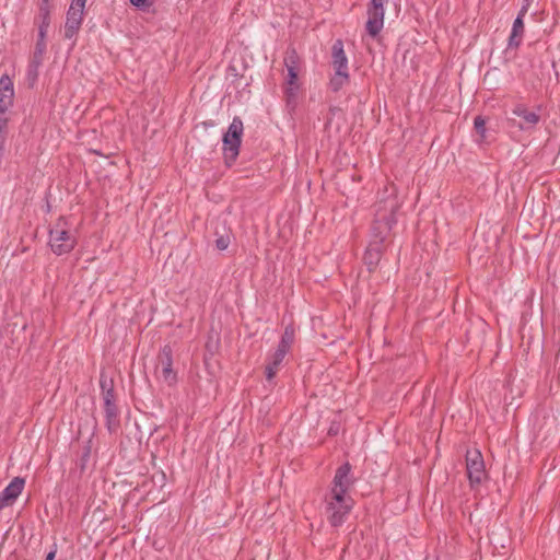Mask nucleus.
Returning a JSON list of instances; mask_svg holds the SVG:
<instances>
[{
	"label": "nucleus",
	"instance_id": "nucleus-1",
	"mask_svg": "<svg viewBox=\"0 0 560 560\" xmlns=\"http://www.w3.org/2000/svg\"><path fill=\"white\" fill-rule=\"evenodd\" d=\"M399 202L395 196H389L380 201L375 219L371 230V241L364 254V264L369 270H373L381 260L383 243L388 237L393 226L396 224V211Z\"/></svg>",
	"mask_w": 560,
	"mask_h": 560
},
{
	"label": "nucleus",
	"instance_id": "nucleus-2",
	"mask_svg": "<svg viewBox=\"0 0 560 560\" xmlns=\"http://www.w3.org/2000/svg\"><path fill=\"white\" fill-rule=\"evenodd\" d=\"M77 230L63 217L59 218L49 230L48 245L58 256L69 254L77 245Z\"/></svg>",
	"mask_w": 560,
	"mask_h": 560
},
{
	"label": "nucleus",
	"instance_id": "nucleus-3",
	"mask_svg": "<svg viewBox=\"0 0 560 560\" xmlns=\"http://www.w3.org/2000/svg\"><path fill=\"white\" fill-rule=\"evenodd\" d=\"M284 66L287 69V77L284 79L283 93L287 102V106L294 109L298 104V97L300 92L299 82V57L295 50H288L284 56Z\"/></svg>",
	"mask_w": 560,
	"mask_h": 560
},
{
	"label": "nucleus",
	"instance_id": "nucleus-4",
	"mask_svg": "<svg viewBox=\"0 0 560 560\" xmlns=\"http://www.w3.org/2000/svg\"><path fill=\"white\" fill-rule=\"evenodd\" d=\"M295 338V330L293 326L289 325L284 328L281 340L276 349V351L270 354L268 358V362L266 365V377L267 380H272L278 372L280 364L282 363L284 357L290 351Z\"/></svg>",
	"mask_w": 560,
	"mask_h": 560
},
{
	"label": "nucleus",
	"instance_id": "nucleus-5",
	"mask_svg": "<svg viewBox=\"0 0 560 560\" xmlns=\"http://www.w3.org/2000/svg\"><path fill=\"white\" fill-rule=\"evenodd\" d=\"M326 512L331 526H340L346 516L349 514L353 506V501L350 495L339 494L336 499L335 493L329 492L326 497Z\"/></svg>",
	"mask_w": 560,
	"mask_h": 560
},
{
	"label": "nucleus",
	"instance_id": "nucleus-6",
	"mask_svg": "<svg viewBox=\"0 0 560 560\" xmlns=\"http://www.w3.org/2000/svg\"><path fill=\"white\" fill-rule=\"evenodd\" d=\"M243 131L244 126L242 119L234 117L226 132L223 135V153L228 163L234 162L240 153Z\"/></svg>",
	"mask_w": 560,
	"mask_h": 560
},
{
	"label": "nucleus",
	"instance_id": "nucleus-7",
	"mask_svg": "<svg viewBox=\"0 0 560 560\" xmlns=\"http://www.w3.org/2000/svg\"><path fill=\"white\" fill-rule=\"evenodd\" d=\"M155 376L158 381L167 386H174L177 382V373L173 369L172 349L170 346L163 347L159 353Z\"/></svg>",
	"mask_w": 560,
	"mask_h": 560
},
{
	"label": "nucleus",
	"instance_id": "nucleus-8",
	"mask_svg": "<svg viewBox=\"0 0 560 560\" xmlns=\"http://www.w3.org/2000/svg\"><path fill=\"white\" fill-rule=\"evenodd\" d=\"M86 0H72L67 12L65 24V37L74 38L81 27Z\"/></svg>",
	"mask_w": 560,
	"mask_h": 560
},
{
	"label": "nucleus",
	"instance_id": "nucleus-9",
	"mask_svg": "<svg viewBox=\"0 0 560 560\" xmlns=\"http://www.w3.org/2000/svg\"><path fill=\"white\" fill-rule=\"evenodd\" d=\"M466 469L471 486L480 485L486 478L485 462L480 451L471 450L466 453Z\"/></svg>",
	"mask_w": 560,
	"mask_h": 560
},
{
	"label": "nucleus",
	"instance_id": "nucleus-10",
	"mask_svg": "<svg viewBox=\"0 0 560 560\" xmlns=\"http://www.w3.org/2000/svg\"><path fill=\"white\" fill-rule=\"evenodd\" d=\"M351 467L348 463L341 465L335 474L332 480V487L330 492L335 493L336 499L339 494L349 495L348 491L352 485V479L350 476Z\"/></svg>",
	"mask_w": 560,
	"mask_h": 560
},
{
	"label": "nucleus",
	"instance_id": "nucleus-11",
	"mask_svg": "<svg viewBox=\"0 0 560 560\" xmlns=\"http://www.w3.org/2000/svg\"><path fill=\"white\" fill-rule=\"evenodd\" d=\"M24 479L15 477L0 493V510L12 505L24 488Z\"/></svg>",
	"mask_w": 560,
	"mask_h": 560
},
{
	"label": "nucleus",
	"instance_id": "nucleus-12",
	"mask_svg": "<svg viewBox=\"0 0 560 560\" xmlns=\"http://www.w3.org/2000/svg\"><path fill=\"white\" fill-rule=\"evenodd\" d=\"M512 113L522 119L518 124V128L521 130H530L540 121L539 114L534 110H529L524 104L515 105Z\"/></svg>",
	"mask_w": 560,
	"mask_h": 560
},
{
	"label": "nucleus",
	"instance_id": "nucleus-13",
	"mask_svg": "<svg viewBox=\"0 0 560 560\" xmlns=\"http://www.w3.org/2000/svg\"><path fill=\"white\" fill-rule=\"evenodd\" d=\"M14 88L9 75L0 78V114H4L13 104Z\"/></svg>",
	"mask_w": 560,
	"mask_h": 560
},
{
	"label": "nucleus",
	"instance_id": "nucleus-14",
	"mask_svg": "<svg viewBox=\"0 0 560 560\" xmlns=\"http://www.w3.org/2000/svg\"><path fill=\"white\" fill-rule=\"evenodd\" d=\"M526 15V7H522L516 19L513 22L512 31L509 37V47L517 48L524 35V16Z\"/></svg>",
	"mask_w": 560,
	"mask_h": 560
},
{
	"label": "nucleus",
	"instance_id": "nucleus-15",
	"mask_svg": "<svg viewBox=\"0 0 560 560\" xmlns=\"http://www.w3.org/2000/svg\"><path fill=\"white\" fill-rule=\"evenodd\" d=\"M332 67L337 72H348V58L343 50L341 40H336L332 45Z\"/></svg>",
	"mask_w": 560,
	"mask_h": 560
},
{
	"label": "nucleus",
	"instance_id": "nucleus-16",
	"mask_svg": "<svg viewBox=\"0 0 560 560\" xmlns=\"http://www.w3.org/2000/svg\"><path fill=\"white\" fill-rule=\"evenodd\" d=\"M384 14L385 13H380V12H374V11L368 10L369 19L366 21V32L372 37H375L383 28Z\"/></svg>",
	"mask_w": 560,
	"mask_h": 560
},
{
	"label": "nucleus",
	"instance_id": "nucleus-17",
	"mask_svg": "<svg viewBox=\"0 0 560 560\" xmlns=\"http://www.w3.org/2000/svg\"><path fill=\"white\" fill-rule=\"evenodd\" d=\"M104 410L107 420V428L109 431H114L118 424V409L115 402L104 404Z\"/></svg>",
	"mask_w": 560,
	"mask_h": 560
},
{
	"label": "nucleus",
	"instance_id": "nucleus-18",
	"mask_svg": "<svg viewBox=\"0 0 560 560\" xmlns=\"http://www.w3.org/2000/svg\"><path fill=\"white\" fill-rule=\"evenodd\" d=\"M349 80L348 72H337L335 71L334 77L330 79L329 85L334 92L339 91Z\"/></svg>",
	"mask_w": 560,
	"mask_h": 560
},
{
	"label": "nucleus",
	"instance_id": "nucleus-19",
	"mask_svg": "<svg viewBox=\"0 0 560 560\" xmlns=\"http://www.w3.org/2000/svg\"><path fill=\"white\" fill-rule=\"evenodd\" d=\"M101 387L103 390L104 404L115 402V395H114L112 382L108 383L107 380H102Z\"/></svg>",
	"mask_w": 560,
	"mask_h": 560
},
{
	"label": "nucleus",
	"instance_id": "nucleus-20",
	"mask_svg": "<svg viewBox=\"0 0 560 560\" xmlns=\"http://www.w3.org/2000/svg\"><path fill=\"white\" fill-rule=\"evenodd\" d=\"M474 126L477 133L480 136V139L483 140L486 138V121L481 116H477L474 120Z\"/></svg>",
	"mask_w": 560,
	"mask_h": 560
},
{
	"label": "nucleus",
	"instance_id": "nucleus-21",
	"mask_svg": "<svg viewBox=\"0 0 560 560\" xmlns=\"http://www.w3.org/2000/svg\"><path fill=\"white\" fill-rule=\"evenodd\" d=\"M39 8V15L42 18V24L40 25H44L48 28L49 26V13H50V8L51 7H47V5H38Z\"/></svg>",
	"mask_w": 560,
	"mask_h": 560
},
{
	"label": "nucleus",
	"instance_id": "nucleus-22",
	"mask_svg": "<svg viewBox=\"0 0 560 560\" xmlns=\"http://www.w3.org/2000/svg\"><path fill=\"white\" fill-rule=\"evenodd\" d=\"M230 242L231 240L229 235H222L215 240V246L218 249L224 250L229 247Z\"/></svg>",
	"mask_w": 560,
	"mask_h": 560
},
{
	"label": "nucleus",
	"instance_id": "nucleus-23",
	"mask_svg": "<svg viewBox=\"0 0 560 560\" xmlns=\"http://www.w3.org/2000/svg\"><path fill=\"white\" fill-rule=\"evenodd\" d=\"M384 3H385V0H371L369 10L374 11V12L385 13Z\"/></svg>",
	"mask_w": 560,
	"mask_h": 560
},
{
	"label": "nucleus",
	"instance_id": "nucleus-24",
	"mask_svg": "<svg viewBox=\"0 0 560 560\" xmlns=\"http://www.w3.org/2000/svg\"><path fill=\"white\" fill-rule=\"evenodd\" d=\"M46 33H47V27L44 26V25H39V31H38L39 43H38V46L40 47V50H43V48L45 46L44 38L46 36Z\"/></svg>",
	"mask_w": 560,
	"mask_h": 560
},
{
	"label": "nucleus",
	"instance_id": "nucleus-25",
	"mask_svg": "<svg viewBox=\"0 0 560 560\" xmlns=\"http://www.w3.org/2000/svg\"><path fill=\"white\" fill-rule=\"evenodd\" d=\"M129 1H130V3H131L133 7H136V8H138V9H144V8H147V7H149V5H150V3H149V1H148V0H129Z\"/></svg>",
	"mask_w": 560,
	"mask_h": 560
},
{
	"label": "nucleus",
	"instance_id": "nucleus-26",
	"mask_svg": "<svg viewBox=\"0 0 560 560\" xmlns=\"http://www.w3.org/2000/svg\"><path fill=\"white\" fill-rule=\"evenodd\" d=\"M55 556H56V551H55V550H52V551H50V552H48V553H47V556H46V559H45V560H54Z\"/></svg>",
	"mask_w": 560,
	"mask_h": 560
},
{
	"label": "nucleus",
	"instance_id": "nucleus-27",
	"mask_svg": "<svg viewBox=\"0 0 560 560\" xmlns=\"http://www.w3.org/2000/svg\"><path fill=\"white\" fill-rule=\"evenodd\" d=\"M50 2H51V0H39V4L38 5L51 7Z\"/></svg>",
	"mask_w": 560,
	"mask_h": 560
},
{
	"label": "nucleus",
	"instance_id": "nucleus-28",
	"mask_svg": "<svg viewBox=\"0 0 560 560\" xmlns=\"http://www.w3.org/2000/svg\"><path fill=\"white\" fill-rule=\"evenodd\" d=\"M522 7H526V12H527L528 8H529V1H524V4Z\"/></svg>",
	"mask_w": 560,
	"mask_h": 560
},
{
	"label": "nucleus",
	"instance_id": "nucleus-29",
	"mask_svg": "<svg viewBox=\"0 0 560 560\" xmlns=\"http://www.w3.org/2000/svg\"><path fill=\"white\" fill-rule=\"evenodd\" d=\"M425 560H435V559H430V558H427Z\"/></svg>",
	"mask_w": 560,
	"mask_h": 560
}]
</instances>
